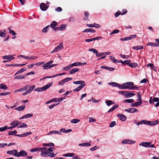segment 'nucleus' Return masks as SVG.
I'll list each match as a JSON object with an SVG mask.
<instances>
[{
  "mask_svg": "<svg viewBox=\"0 0 159 159\" xmlns=\"http://www.w3.org/2000/svg\"><path fill=\"white\" fill-rule=\"evenodd\" d=\"M52 148H49L48 149L46 147H43L42 148L41 151V155L43 157H54L55 155L53 152H52Z\"/></svg>",
  "mask_w": 159,
  "mask_h": 159,
  "instance_id": "f257e3e1",
  "label": "nucleus"
},
{
  "mask_svg": "<svg viewBox=\"0 0 159 159\" xmlns=\"http://www.w3.org/2000/svg\"><path fill=\"white\" fill-rule=\"evenodd\" d=\"M35 88V86L34 85H33L32 86L30 87V85H27L25 86V87L17 89L16 91H26L28 88H29L25 92L23 93L22 94V95H25L32 92Z\"/></svg>",
  "mask_w": 159,
  "mask_h": 159,
  "instance_id": "f03ea898",
  "label": "nucleus"
},
{
  "mask_svg": "<svg viewBox=\"0 0 159 159\" xmlns=\"http://www.w3.org/2000/svg\"><path fill=\"white\" fill-rule=\"evenodd\" d=\"M89 51L90 52H93V53L96 54V56L97 57H99L101 56L102 55H104V53L100 52L98 53V51L94 48L89 49Z\"/></svg>",
  "mask_w": 159,
  "mask_h": 159,
  "instance_id": "7ed1b4c3",
  "label": "nucleus"
},
{
  "mask_svg": "<svg viewBox=\"0 0 159 159\" xmlns=\"http://www.w3.org/2000/svg\"><path fill=\"white\" fill-rule=\"evenodd\" d=\"M151 142H142L140 144V145H142V146L144 147H151V148H154L155 146L154 144H152L151 145Z\"/></svg>",
  "mask_w": 159,
  "mask_h": 159,
  "instance_id": "20e7f679",
  "label": "nucleus"
},
{
  "mask_svg": "<svg viewBox=\"0 0 159 159\" xmlns=\"http://www.w3.org/2000/svg\"><path fill=\"white\" fill-rule=\"evenodd\" d=\"M27 155V153L24 150H21L20 152L17 153V157H19L21 156L25 157Z\"/></svg>",
  "mask_w": 159,
  "mask_h": 159,
  "instance_id": "39448f33",
  "label": "nucleus"
},
{
  "mask_svg": "<svg viewBox=\"0 0 159 159\" xmlns=\"http://www.w3.org/2000/svg\"><path fill=\"white\" fill-rule=\"evenodd\" d=\"M125 93H126L125 94V97L126 98H129L135 95L133 91H126Z\"/></svg>",
  "mask_w": 159,
  "mask_h": 159,
  "instance_id": "423d86ee",
  "label": "nucleus"
},
{
  "mask_svg": "<svg viewBox=\"0 0 159 159\" xmlns=\"http://www.w3.org/2000/svg\"><path fill=\"white\" fill-rule=\"evenodd\" d=\"M18 57H24V58H25V59H29L30 60H33L36 59L38 58L37 56H34V57H30L27 56L23 55L18 56Z\"/></svg>",
  "mask_w": 159,
  "mask_h": 159,
  "instance_id": "0eeeda50",
  "label": "nucleus"
},
{
  "mask_svg": "<svg viewBox=\"0 0 159 159\" xmlns=\"http://www.w3.org/2000/svg\"><path fill=\"white\" fill-rule=\"evenodd\" d=\"M136 35L135 34L129 36V37H125L123 38H121L120 40L121 41H125V40H131L132 39L136 37Z\"/></svg>",
  "mask_w": 159,
  "mask_h": 159,
  "instance_id": "6e6552de",
  "label": "nucleus"
},
{
  "mask_svg": "<svg viewBox=\"0 0 159 159\" xmlns=\"http://www.w3.org/2000/svg\"><path fill=\"white\" fill-rule=\"evenodd\" d=\"M135 141H132L129 139H125L123 140L122 142V143L123 144H134L135 143Z\"/></svg>",
  "mask_w": 159,
  "mask_h": 159,
  "instance_id": "1a4fd4ad",
  "label": "nucleus"
},
{
  "mask_svg": "<svg viewBox=\"0 0 159 159\" xmlns=\"http://www.w3.org/2000/svg\"><path fill=\"white\" fill-rule=\"evenodd\" d=\"M125 111L132 113H133L138 111V110L137 109H135L134 108H131L129 109H125Z\"/></svg>",
  "mask_w": 159,
  "mask_h": 159,
  "instance_id": "9d476101",
  "label": "nucleus"
},
{
  "mask_svg": "<svg viewBox=\"0 0 159 159\" xmlns=\"http://www.w3.org/2000/svg\"><path fill=\"white\" fill-rule=\"evenodd\" d=\"M7 153L10 154H13V156L17 157V151L16 150H14L12 151H8Z\"/></svg>",
  "mask_w": 159,
  "mask_h": 159,
  "instance_id": "9b49d317",
  "label": "nucleus"
},
{
  "mask_svg": "<svg viewBox=\"0 0 159 159\" xmlns=\"http://www.w3.org/2000/svg\"><path fill=\"white\" fill-rule=\"evenodd\" d=\"M102 38L101 37L98 36L92 39H85V41L86 42H91L94 40H98L99 39H101Z\"/></svg>",
  "mask_w": 159,
  "mask_h": 159,
  "instance_id": "f8f14e48",
  "label": "nucleus"
},
{
  "mask_svg": "<svg viewBox=\"0 0 159 159\" xmlns=\"http://www.w3.org/2000/svg\"><path fill=\"white\" fill-rule=\"evenodd\" d=\"M40 7L41 9L43 11H45L48 8L46 5L43 3H42L40 4Z\"/></svg>",
  "mask_w": 159,
  "mask_h": 159,
  "instance_id": "ddd939ff",
  "label": "nucleus"
},
{
  "mask_svg": "<svg viewBox=\"0 0 159 159\" xmlns=\"http://www.w3.org/2000/svg\"><path fill=\"white\" fill-rule=\"evenodd\" d=\"M27 63H26L25 64H6V66H22L26 64Z\"/></svg>",
  "mask_w": 159,
  "mask_h": 159,
  "instance_id": "4468645a",
  "label": "nucleus"
},
{
  "mask_svg": "<svg viewBox=\"0 0 159 159\" xmlns=\"http://www.w3.org/2000/svg\"><path fill=\"white\" fill-rule=\"evenodd\" d=\"M117 116L119 118L120 120L122 121H125L126 119V116L122 114H118Z\"/></svg>",
  "mask_w": 159,
  "mask_h": 159,
  "instance_id": "2eb2a0df",
  "label": "nucleus"
},
{
  "mask_svg": "<svg viewBox=\"0 0 159 159\" xmlns=\"http://www.w3.org/2000/svg\"><path fill=\"white\" fill-rule=\"evenodd\" d=\"M142 103L141 100H140V101L135 102L134 103H131L130 104V106L131 107H137L138 106L140 105Z\"/></svg>",
  "mask_w": 159,
  "mask_h": 159,
  "instance_id": "dca6fc26",
  "label": "nucleus"
},
{
  "mask_svg": "<svg viewBox=\"0 0 159 159\" xmlns=\"http://www.w3.org/2000/svg\"><path fill=\"white\" fill-rule=\"evenodd\" d=\"M85 85L86 84H82V85H81L76 88L74 89V91L75 92L79 91L83 88Z\"/></svg>",
  "mask_w": 159,
  "mask_h": 159,
  "instance_id": "f3484780",
  "label": "nucleus"
},
{
  "mask_svg": "<svg viewBox=\"0 0 159 159\" xmlns=\"http://www.w3.org/2000/svg\"><path fill=\"white\" fill-rule=\"evenodd\" d=\"M147 45H150L152 47H157L159 46L157 43L149 42L146 44Z\"/></svg>",
  "mask_w": 159,
  "mask_h": 159,
  "instance_id": "a211bd4d",
  "label": "nucleus"
},
{
  "mask_svg": "<svg viewBox=\"0 0 159 159\" xmlns=\"http://www.w3.org/2000/svg\"><path fill=\"white\" fill-rule=\"evenodd\" d=\"M79 69L77 68H75L72 69V70H70L69 71V74H73L75 72L79 71Z\"/></svg>",
  "mask_w": 159,
  "mask_h": 159,
  "instance_id": "6ab92c4d",
  "label": "nucleus"
},
{
  "mask_svg": "<svg viewBox=\"0 0 159 159\" xmlns=\"http://www.w3.org/2000/svg\"><path fill=\"white\" fill-rule=\"evenodd\" d=\"M84 13L85 17L83 19V20L84 21H86L88 19L89 14L88 12L86 11H84Z\"/></svg>",
  "mask_w": 159,
  "mask_h": 159,
  "instance_id": "aec40b11",
  "label": "nucleus"
},
{
  "mask_svg": "<svg viewBox=\"0 0 159 159\" xmlns=\"http://www.w3.org/2000/svg\"><path fill=\"white\" fill-rule=\"evenodd\" d=\"M33 115L32 114H29L26 115H25V116L20 117L19 118V119L20 120L21 119H24V118H27L31 117L33 116Z\"/></svg>",
  "mask_w": 159,
  "mask_h": 159,
  "instance_id": "412c9836",
  "label": "nucleus"
},
{
  "mask_svg": "<svg viewBox=\"0 0 159 159\" xmlns=\"http://www.w3.org/2000/svg\"><path fill=\"white\" fill-rule=\"evenodd\" d=\"M73 83L77 84H81V85H82V84H86L85 83V82L82 80L74 81Z\"/></svg>",
  "mask_w": 159,
  "mask_h": 159,
  "instance_id": "4be33fe9",
  "label": "nucleus"
},
{
  "mask_svg": "<svg viewBox=\"0 0 159 159\" xmlns=\"http://www.w3.org/2000/svg\"><path fill=\"white\" fill-rule=\"evenodd\" d=\"M129 66L130 67L132 68H135L138 66V65L136 63H131L130 62L129 63Z\"/></svg>",
  "mask_w": 159,
  "mask_h": 159,
  "instance_id": "5701e85b",
  "label": "nucleus"
},
{
  "mask_svg": "<svg viewBox=\"0 0 159 159\" xmlns=\"http://www.w3.org/2000/svg\"><path fill=\"white\" fill-rule=\"evenodd\" d=\"M132 48L133 49L139 50L141 49H143V46H137L134 47H132Z\"/></svg>",
  "mask_w": 159,
  "mask_h": 159,
  "instance_id": "b1692460",
  "label": "nucleus"
},
{
  "mask_svg": "<svg viewBox=\"0 0 159 159\" xmlns=\"http://www.w3.org/2000/svg\"><path fill=\"white\" fill-rule=\"evenodd\" d=\"M58 25L57 22L55 21H53L51 23L50 26L51 28H53Z\"/></svg>",
  "mask_w": 159,
  "mask_h": 159,
  "instance_id": "393cba45",
  "label": "nucleus"
},
{
  "mask_svg": "<svg viewBox=\"0 0 159 159\" xmlns=\"http://www.w3.org/2000/svg\"><path fill=\"white\" fill-rule=\"evenodd\" d=\"M0 89H3L7 90L8 88L6 85L4 84H0Z\"/></svg>",
  "mask_w": 159,
  "mask_h": 159,
  "instance_id": "a878e982",
  "label": "nucleus"
},
{
  "mask_svg": "<svg viewBox=\"0 0 159 159\" xmlns=\"http://www.w3.org/2000/svg\"><path fill=\"white\" fill-rule=\"evenodd\" d=\"M25 78V77L24 75H20L14 77V78L15 79L20 80L24 79Z\"/></svg>",
  "mask_w": 159,
  "mask_h": 159,
  "instance_id": "bb28decb",
  "label": "nucleus"
},
{
  "mask_svg": "<svg viewBox=\"0 0 159 159\" xmlns=\"http://www.w3.org/2000/svg\"><path fill=\"white\" fill-rule=\"evenodd\" d=\"M42 67H43L44 69H48L50 68V65H49L48 64V63H46L44 64L42 66Z\"/></svg>",
  "mask_w": 159,
  "mask_h": 159,
  "instance_id": "cd10ccee",
  "label": "nucleus"
},
{
  "mask_svg": "<svg viewBox=\"0 0 159 159\" xmlns=\"http://www.w3.org/2000/svg\"><path fill=\"white\" fill-rule=\"evenodd\" d=\"M25 108V105H22L16 108L15 109L19 111H22Z\"/></svg>",
  "mask_w": 159,
  "mask_h": 159,
  "instance_id": "c85d7f7f",
  "label": "nucleus"
},
{
  "mask_svg": "<svg viewBox=\"0 0 159 159\" xmlns=\"http://www.w3.org/2000/svg\"><path fill=\"white\" fill-rule=\"evenodd\" d=\"M26 70V69H24V68H21L20 70L17 71L16 73L14 75H16L18 74H20V73L23 72L24 71Z\"/></svg>",
  "mask_w": 159,
  "mask_h": 159,
  "instance_id": "c756f323",
  "label": "nucleus"
},
{
  "mask_svg": "<svg viewBox=\"0 0 159 159\" xmlns=\"http://www.w3.org/2000/svg\"><path fill=\"white\" fill-rule=\"evenodd\" d=\"M42 150V148H33L30 150L31 152H34L36 151H40Z\"/></svg>",
  "mask_w": 159,
  "mask_h": 159,
  "instance_id": "7c9ffc66",
  "label": "nucleus"
},
{
  "mask_svg": "<svg viewBox=\"0 0 159 159\" xmlns=\"http://www.w3.org/2000/svg\"><path fill=\"white\" fill-rule=\"evenodd\" d=\"M79 146L88 147L91 145V143H84L79 144Z\"/></svg>",
  "mask_w": 159,
  "mask_h": 159,
  "instance_id": "2f4dec72",
  "label": "nucleus"
},
{
  "mask_svg": "<svg viewBox=\"0 0 159 159\" xmlns=\"http://www.w3.org/2000/svg\"><path fill=\"white\" fill-rule=\"evenodd\" d=\"M6 34V30H4L3 32L0 30V37H4L5 36Z\"/></svg>",
  "mask_w": 159,
  "mask_h": 159,
  "instance_id": "473e14b6",
  "label": "nucleus"
},
{
  "mask_svg": "<svg viewBox=\"0 0 159 159\" xmlns=\"http://www.w3.org/2000/svg\"><path fill=\"white\" fill-rule=\"evenodd\" d=\"M67 26L66 25H62L61 27H59L60 30H65Z\"/></svg>",
  "mask_w": 159,
  "mask_h": 159,
  "instance_id": "72a5a7b5",
  "label": "nucleus"
},
{
  "mask_svg": "<svg viewBox=\"0 0 159 159\" xmlns=\"http://www.w3.org/2000/svg\"><path fill=\"white\" fill-rule=\"evenodd\" d=\"M10 29V28H8V29H9V33L10 34H12V35H14V36H15V35L16 34V33L13 30H11V29Z\"/></svg>",
  "mask_w": 159,
  "mask_h": 159,
  "instance_id": "f704fd0d",
  "label": "nucleus"
},
{
  "mask_svg": "<svg viewBox=\"0 0 159 159\" xmlns=\"http://www.w3.org/2000/svg\"><path fill=\"white\" fill-rule=\"evenodd\" d=\"M108 84L110 85H112V86L113 87H118V83L115 82H111L110 83H109Z\"/></svg>",
  "mask_w": 159,
  "mask_h": 159,
  "instance_id": "c9c22d12",
  "label": "nucleus"
},
{
  "mask_svg": "<svg viewBox=\"0 0 159 159\" xmlns=\"http://www.w3.org/2000/svg\"><path fill=\"white\" fill-rule=\"evenodd\" d=\"M74 153H67L66 154H64V156L65 157H72L74 156Z\"/></svg>",
  "mask_w": 159,
  "mask_h": 159,
  "instance_id": "e433bc0d",
  "label": "nucleus"
},
{
  "mask_svg": "<svg viewBox=\"0 0 159 159\" xmlns=\"http://www.w3.org/2000/svg\"><path fill=\"white\" fill-rule=\"evenodd\" d=\"M106 103L108 106H110L111 104H114L115 103L111 100L107 101Z\"/></svg>",
  "mask_w": 159,
  "mask_h": 159,
  "instance_id": "4c0bfd02",
  "label": "nucleus"
},
{
  "mask_svg": "<svg viewBox=\"0 0 159 159\" xmlns=\"http://www.w3.org/2000/svg\"><path fill=\"white\" fill-rule=\"evenodd\" d=\"M50 28V26L49 25H48L45 27L42 30V32L43 33H46L47 32V30L48 28Z\"/></svg>",
  "mask_w": 159,
  "mask_h": 159,
  "instance_id": "58836bf2",
  "label": "nucleus"
},
{
  "mask_svg": "<svg viewBox=\"0 0 159 159\" xmlns=\"http://www.w3.org/2000/svg\"><path fill=\"white\" fill-rule=\"evenodd\" d=\"M61 134V132H58L57 131H50L49 133L47 134V135H49V134Z\"/></svg>",
  "mask_w": 159,
  "mask_h": 159,
  "instance_id": "ea45409f",
  "label": "nucleus"
},
{
  "mask_svg": "<svg viewBox=\"0 0 159 159\" xmlns=\"http://www.w3.org/2000/svg\"><path fill=\"white\" fill-rule=\"evenodd\" d=\"M131 62V61L130 60H126L124 61H123V65H124L125 64H126L129 65V63Z\"/></svg>",
  "mask_w": 159,
  "mask_h": 159,
  "instance_id": "a19ab883",
  "label": "nucleus"
},
{
  "mask_svg": "<svg viewBox=\"0 0 159 159\" xmlns=\"http://www.w3.org/2000/svg\"><path fill=\"white\" fill-rule=\"evenodd\" d=\"M27 126V125L25 123H23L21 125H19L18 126V128H22V127H26Z\"/></svg>",
  "mask_w": 159,
  "mask_h": 159,
  "instance_id": "79ce46f5",
  "label": "nucleus"
},
{
  "mask_svg": "<svg viewBox=\"0 0 159 159\" xmlns=\"http://www.w3.org/2000/svg\"><path fill=\"white\" fill-rule=\"evenodd\" d=\"M16 133L17 131L16 130L11 131L8 133V135H12L13 134H16Z\"/></svg>",
  "mask_w": 159,
  "mask_h": 159,
  "instance_id": "37998d69",
  "label": "nucleus"
},
{
  "mask_svg": "<svg viewBox=\"0 0 159 159\" xmlns=\"http://www.w3.org/2000/svg\"><path fill=\"white\" fill-rule=\"evenodd\" d=\"M43 145L44 146H54V144L52 143H44L43 144Z\"/></svg>",
  "mask_w": 159,
  "mask_h": 159,
  "instance_id": "c03bdc74",
  "label": "nucleus"
},
{
  "mask_svg": "<svg viewBox=\"0 0 159 159\" xmlns=\"http://www.w3.org/2000/svg\"><path fill=\"white\" fill-rule=\"evenodd\" d=\"M80 121V120L79 119H73L71 121V122L72 123H76L79 122Z\"/></svg>",
  "mask_w": 159,
  "mask_h": 159,
  "instance_id": "a18cd8bd",
  "label": "nucleus"
},
{
  "mask_svg": "<svg viewBox=\"0 0 159 159\" xmlns=\"http://www.w3.org/2000/svg\"><path fill=\"white\" fill-rule=\"evenodd\" d=\"M123 89H129V86L127 84H123Z\"/></svg>",
  "mask_w": 159,
  "mask_h": 159,
  "instance_id": "49530a36",
  "label": "nucleus"
},
{
  "mask_svg": "<svg viewBox=\"0 0 159 159\" xmlns=\"http://www.w3.org/2000/svg\"><path fill=\"white\" fill-rule=\"evenodd\" d=\"M71 68H72L71 66V65H70L68 66L65 67H64L63 69L65 70H69Z\"/></svg>",
  "mask_w": 159,
  "mask_h": 159,
  "instance_id": "de8ad7c7",
  "label": "nucleus"
},
{
  "mask_svg": "<svg viewBox=\"0 0 159 159\" xmlns=\"http://www.w3.org/2000/svg\"><path fill=\"white\" fill-rule=\"evenodd\" d=\"M7 126H5L3 127L0 128V131H3L7 130Z\"/></svg>",
  "mask_w": 159,
  "mask_h": 159,
  "instance_id": "09e8293b",
  "label": "nucleus"
},
{
  "mask_svg": "<svg viewBox=\"0 0 159 159\" xmlns=\"http://www.w3.org/2000/svg\"><path fill=\"white\" fill-rule=\"evenodd\" d=\"M62 44V42H61L60 44H59L58 46H57V47L59 48L60 50L63 48Z\"/></svg>",
  "mask_w": 159,
  "mask_h": 159,
  "instance_id": "8fccbe9b",
  "label": "nucleus"
},
{
  "mask_svg": "<svg viewBox=\"0 0 159 159\" xmlns=\"http://www.w3.org/2000/svg\"><path fill=\"white\" fill-rule=\"evenodd\" d=\"M139 87H137L136 86H131L130 87L129 86V89H139Z\"/></svg>",
  "mask_w": 159,
  "mask_h": 159,
  "instance_id": "3c124183",
  "label": "nucleus"
},
{
  "mask_svg": "<svg viewBox=\"0 0 159 159\" xmlns=\"http://www.w3.org/2000/svg\"><path fill=\"white\" fill-rule=\"evenodd\" d=\"M10 93V92H7L6 93H0V95H6L9 94Z\"/></svg>",
  "mask_w": 159,
  "mask_h": 159,
  "instance_id": "603ef678",
  "label": "nucleus"
},
{
  "mask_svg": "<svg viewBox=\"0 0 159 159\" xmlns=\"http://www.w3.org/2000/svg\"><path fill=\"white\" fill-rule=\"evenodd\" d=\"M60 51V50L57 47H56L52 51V53L55 52H57Z\"/></svg>",
  "mask_w": 159,
  "mask_h": 159,
  "instance_id": "864d4df0",
  "label": "nucleus"
},
{
  "mask_svg": "<svg viewBox=\"0 0 159 159\" xmlns=\"http://www.w3.org/2000/svg\"><path fill=\"white\" fill-rule=\"evenodd\" d=\"M72 79V78L67 77V78H65V79H63V80H64L65 81V82H67L71 80Z\"/></svg>",
  "mask_w": 159,
  "mask_h": 159,
  "instance_id": "5fc2aeb1",
  "label": "nucleus"
},
{
  "mask_svg": "<svg viewBox=\"0 0 159 159\" xmlns=\"http://www.w3.org/2000/svg\"><path fill=\"white\" fill-rule=\"evenodd\" d=\"M120 56L122 58L125 59H128L129 57V56L125 55H123L121 54L120 55Z\"/></svg>",
  "mask_w": 159,
  "mask_h": 159,
  "instance_id": "6e6d98bb",
  "label": "nucleus"
},
{
  "mask_svg": "<svg viewBox=\"0 0 159 159\" xmlns=\"http://www.w3.org/2000/svg\"><path fill=\"white\" fill-rule=\"evenodd\" d=\"M144 124H147L149 125H152V122L151 121H148L146 120L145 121Z\"/></svg>",
  "mask_w": 159,
  "mask_h": 159,
  "instance_id": "4d7b16f0",
  "label": "nucleus"
},
{
  "mask_svg": "<svg viewBox=\"0 0 159 159\" xmlns=\"http://www.w3.org/2000/svg\"><path fill=\"white\" fill-rule=\"evenodd\" d=\"M116 122L114 121H112L110 123V125L109 126L110 127H113L116 124Z\"/></svg>",
  "mask_w": 159,
  "mask_h": 159,
  "instance_id": "13d9d810",
  "label": "nucleus"
},
{
  "mask_svg": "<svg viewBox=\"0 0 159 159\" xmlns=\"http://www.w3.org/2000/svg\"><path fill=\"white\" fill-rule=\"evenodd\" d=\"M62 9L60 7H57L55 9V10L58 12H61L62 11Z\"/></svg>",
  "mask_w": 159,
  "mask_h": 159,
  "instance_id": "bf43d9fd",
  "label": "nucleus"
},
{
  "mask_svg": "<svg viewBox=\"0 0 159 159\" xmlns=\"http://www.w3.org/2000/svg\"><path fill=\"white\" fill-rule=\"evenodd\" d=\"M70 65L71 66V67H72L73 66H77L78 65H79V62L78 63L77 62H75L70 64Z\"/></svg>",
  "mask_w": 159,
  "mask_h": 159,
  "instance_id": "052dcab7",
  "label": "nucleus"
},
{
  "mask_svg": "<svg viewBox=\"0 0 159 159\" xmlns=\"http://www.w3.org/2000/svg\"><path fill=\"white\" fill-rule=\"evenodd\" d=\"M107 70L110 71H113L115 70V68L108 67Z\"/></svg>",
  "mask_w": 159,
  "mask_h": 159,
  "instance_id": "680f3d73",
  "label": "nucleus"
},
{
  "mask_svg": "<svg viewBox=\"0 0 159 159\" xmlns=\"http://www.w3.org/2000/svg\"><path fill=\"white\" fill-rule=\"evenodd\" d=\"M121 14V12L120 11H118V12H116L115 14V16L116 17H117L119 16Z\"/></svg>",
  "mask_w": 159,
  "mask_h": 159,
  "instance_id": "e2e57ef3",
  "label": "nucleus"
},
{
  "mask_svg": "<svg viewBox=\"0 0 159 159\" xmlns=\"http://www.w3.org/2000/svg\"><path fill=\"white\" fill-rule=\"evenodd\" d=\"M133 101H134V100H125L123 101V102L124 103H125L126 102H127V103H132V102H133Z\"/></svg>",
  "mask_w": 159,
  "mask_h": 159,
  "instance_id": "0e129e2a",
  "label": "nucleus"
},
{
  "mask_svg": "<svg viewBox=\"0 0 159 159\" xmlns=\"http://www.w3.org/2000/svg\"><path fill=\"white\" fill-rule=\"evenodd\" d=\"M140 93V92H139L137 94V96L138 97L137 99H141V94Z\"/></svg>",
  "mask_w": 159,
  "mask_h": 159,
  "instance_id": "69168bd1",
  "label": "nucleus"
},
{
  "mask_svg": "<svg viewBox=\"0 0 159 159\" xmlns=\"http://www.w3.org/2000/svg\"><path fill=\"white\" fill-rule=\"evenodd\" d=\"M8 58V61H11L12 59H15V57L13 56H9Z\"/></svg>",
  "mask_w": 159,
  "mask_h": 159,
  "instance_id": "338daca9",
  "label": "nucleus"
},
{
  "mask_svg": "<svg viewBox=\"0 0 159 159\" xmlns=\"http://www.w3.org/2000/svg\"><path fill=\"white\" fill-rule=\"evenodd\" d=\"M75 20V18L74 17H70V19L69 20V21L70 22H74Z\"/></svg>",
  "mask_w": 159,
  "mask_h": 159,
  "instance_id": "774afa93",
  "label": "nucleus"
}]
</instances>
